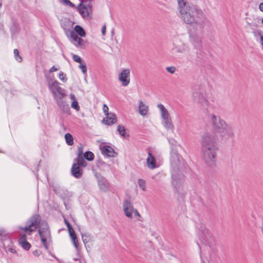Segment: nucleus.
Listing matches in <instances>:
<instances>
[{
    "instance_id": "f257e3e1",
    "label": "nucleus",
    "mask_w": 263,
    "mask_h": 263,
    "mask_svg": "<svg viewBox=\"0 0 263 263\" xmlns=\"http://www.w3.org/2000/svg\"><path fill=\"white\" fill-rule=\"evenodd\" d=\"M178 11L180 16L188 24L196 25L201 29L204 23V16L201 10L191 6L186 0H177Z\"/></svg>"
},
{
    "instance_id": "f03ea898",
    "label": "nucleus",
    "mask_w": 263,
    "mask_h": 263,
    "mask_svg": "<svg viewBox=\"0 0 263 263\" xmlns=\"http://www.w3.org/2000/svg\"><path fill=\"white\" fill-rule=\"evenodd\" d=\"M217 150L214 136L208 133L203 134L201 140V152L203 159L209 165L212 166L214 164Z\"/></svg>"
},
{
    "instance_id": "7ed1b4c3",
    "label": "nucleus",
    "mask_w": 263,
    "mask_h": 263,
    "mask_svg": "<svg viewBox=\"0 0 263 263\" xmlns=\"http://www.w3.org/2000/svg\"><path fill=\"white\" fill-rule=\"evenodd\" d=\"M210 121L212 124L214 130L223 139H228L234 136L232 128L219 117L214 114L210 116Z\"/></svg>"
},
{
    "instance_id": "20e7f679",
    "label": "nucleus",
    "mask_w": 263,
    "mask_h": 263,
    "mask_svg": "<svg viewBox=\"0 0 263 263\" xmlns=\"http://www.w3.org/2000/svg\"><path fill=\"white\" fill-rule=\"evenodd\" d=\"M77 34L81 37H84L86 35L84 29L79 25H76L74 27V30L69 31L68 37L71 43L76 47L83 48L85 46L86 42L82 38L79 37Z\"/></svg>"
},
{
    "instance_id": "39448f33",
    "label": "nucleus",
    "mask_w": 263,
    "mask_h": 263,
    "mask_svg": "<svg viewBox=\"0 0 263 263\" xmlns=\"http://www.w3.org/2000/svg\"><path fill=\"white\" fill-rule=\"evenodd\" d=\"M159 109L161 123L162 126L166 130L173 132L174 125L169 111L162 104L159 103L157 105Z\"/></svg>"
},
{
    "instance_id": "423d86ee",
    "label": "nucleus",
    "mask_w": 263,
    "mask_h": 263,
    "mask_svg": "<svg viewBox=\"0 0 263 263\" xmlns=\"http://www.w3.org/2000/svg\"><path fill=\"white\" fill-rule=\"evenodd\" d=\"M77 9L83 19L87 21L92 19V5L91 0H81Z\"/></svg>"
},
{
    "instance_id": "0eeeda50",
    "label": "nucleus",
    "mask_w": 263,
    "mask_h": 263,
    "mask_svg": "<svg viewBox=\"0 0 263 263\" xmlns=\"http://www.w3.org/2000/svg\"><path fill=\"white\" fill-rule=\"evenodd\" d=\"M42 221L41 216L39 215L35 214L27 220L25 227H20L19 228L28 235H31L32 232L35 231L39 228Z\"/></svg>"
},
{
    "instance_id": "6e6552de",
    "label": "nucleus",
    "mask_w": 263,
    "mask_h": 263,
    "mask_svg": "<svg viewBox=\"0 0 263 263\" xmlns=\"http://www.w3.org/2000/svg\"><path fill=\"white\" fill-rule=\"evenodd\" d=\"M263 24V18H257L254 20L252 25L248 23L252 30L255 40L263 46V33L262 32V25Z\"/></svg>"
},
{
    "instance_id": "1a4fd4ad",
    "label": "nucleus",
    "mask_w": 263,
    "mask_h": 263,
    "mask_svg": "<svg viewBox=\"0 0 263 263\" xmlns=\"http://www.w3.org/2000/svg\"><path fill=\"white\" fill-rule=\"evenodd\" d=\"M169 142L172 145V149L171 152V164L174 166H177L183 164L184 160L176 151V147L178 146V142L173 139L170 140Z\"/></svg>"
},
{
    "instance_id": "9d476101",
    "label": "nucleus",
    "mask_w": 263,
    "mask_h": 263,
    "mask_svg": "<svg viewBox=\"0 0 263 263\" xmlns=\"http://www.w3.org/2000/svg\"><path fill=\"white\" fill-rule=\"evenodd\" d=\"M193 100L195 103L198 104L204 109H207L209 102L205 93L201 91H196L193 93Z\"/></svg>"
},
{
    "instance_id": "9b49d317",
    "label": "nucleus",
    "mask_w": 263,
    "mask_h": 263,
    "mask_svg": "<svg viewBox=\"0 0 263 263\" xmlns=\"http://www.w3.org/2000/svg\"><path fill=\"white\" fill-rule=\"evenodd\" d=\"M48 88L54 98L56 96H65V90L59 86V83L56 80H49L47 82Z\"/></svg>"
},
{
    "instance_id": "f8f14e48",
    "label": "nucleus",
    "mask_w": 263,
    "mask_h": 263,
    "mask_svg": "<svg viewBox=\"0 0 263 263\" xmlns=\"http://www.w3.org/2000/svg\"><path fill=\"white\" fill-rule=\"evenodd\" d=\"M118 80L122 86H128L130 82V69L129 68H121L118 75Z\"/></svg>"
},
{
    "instance_id": "ddd939ff",
    "label": "nucleus",
    "mask_w": 263,
    "mask_h": 263,
    "mask_svg": "<svg viewBox=\"0 0 263 263\" xmlns=\"http://www.w3.org/2000/svg\"><path fill=\"white\" fill-rule=\"evenodd\" d=\"M98 185L102 192H106L109 190V184L107 180L100 174L96 175Z\"/></svg>"
},
{
    "instance_id": "4468645a",
    "label": "nucleus",
    "mask_w": 263,
    "mask_h": 263,
    "mask_svg": "<svg viewBox=\"0 0 263 263\" xmlns=\"http://www.w3.org/2000/svg\"><path fill=\"white\" fill-rule=\"evenodd\" d=\"M62 96H58L54 97V99L56 101V103L58 107L61 109L64 112L67 114H70V108L68 105L67 104L65 101L63 99Z\"/></svg>"
},
{
    "instance_id": "2eb2a0df",
    "label": "nucleus",
    "mask_w": 263,
    "mask_h": 263,
    "mask_svg": "<svg viewBox=\"0 0 263 263\" xmlns=\"http://www.w3.org/2000/svg\"><path fill=\"white\" fill-rule=\"evenodd\" d=\"M100 151L103 155L108 157H115L116 153L110 146L104 144H101L99 146Z\"/></svg>"
},
{
    "instance_id": "dca6fc26",
    "label": "nucleus",
    "mask_w": 263,
    "mask_h": 263,
    "mask_svg": "<svg viewBox=\"0 0 263 263\" xmlns=\"http://www.w3.org/2000/svg\"><path fill=\"white\" fill-rule=\"evenodd\" d=\"M64 222L66 225L67 227L69 234L70 235V237L71 238L72 242L76 250H78V240L77 237V236L75 234L74 231L73 230V228H72L71 226L69 223V222L65 219L64 218Z\"/></svg>"
},
{
    "instance_id": "f3484780",
    "label": "nucleus",
    "mask_w": 263,
    "mask_h": 263,
    "mask_svg": "<svg viewBox=\"0 0 263 263\" xmlns=\"http://www.w3.org/2000/svg\"><path fill=\"white\" fill-rule=\"evenodd\" d=\"M123 210L126 217L130 219L133 218L134 208L131 202L125 200L123 203Z\"/></svg>"
},
{
    "instance_id": "a211bd4d",
    "label": "nucleus",
    "mask_w": 263,
    "mask_h": 263,
    "mask_svg": "<svg viewBox=\"0 0 263 263\" xmlns=\"http://www.w3.org/2000/svg\"><path fill=\"white\" fill-rule=\"evenodd\" d=\"M39 234L44 247L46 249H48V243L51 240L50 231H42L41 233H39Z\"/></svg>"
},
{
    "instance_id": "6ab92c4d",
    "label": "nucleus",
    "mask_w": 263,
    "mask_h": 263,
    "mask_svg": "<svg viewBox=\"0 0 263 263\" xmlns=\"http://www.w3.org/2000/svg\"><path fill=\"white\" fill-rule=\"evenodd\" d=\"M146 164L147 167L150 170H154L158 167L155 157L149 152L146 159Z\"/></svg>"
},
{
    "instance_id": "aec40b11",
    "label": "nucleus",
    "mask_w": 263,
    "mask_h": 263,
    "mask_svg": "<svg viewBox=\"0 0 263 263\" xmlns=\"http://www.w3.org/2000/svg\"><path fill=\"white\" fill-rule=\"evenodd\" d=\"M105 118L102 120V122L107 125H111L116 123L117 118L116 115L112 112H110L109 115L105 116Z\"/></svg>"
},
{
    "instance_id": "412c9836",
    "label": "nucleus",
    "mask_w": 263,
    "mask_h": 263,
    "mask_svg": "<svg viewBox=\"0 0 263 263\" xmlns=\"http://www.w3.org/2000/svg\"><path fill=\"white\" fill-rule=\"evenodd\" d=\"M27 234H21L18 239V244L25 250H29L31 248V245L27 240L26 235Z\"/></svg>"
},
{
    "instance_id": "4be33fe9",
    "label": "nucleus",
    "mask_w": 263,
    "mask_h": 263,
    "mask_svg": "<svg viewBox=\"0 0 263 263\" xmlns=\"http://www.w3.org/2000/svg\"><path fill=\"white\" fill-rule=\"evenodd\" d=\"M79 153L78 155V157L77 159L74 160V162L73 163L78 164L79 166L82 167H84L86 165V162L85 161L83 157L82 156V148H80L78 150Z\"/></svg>"
},
{
    "instance_id": "5701e85b",
    "label": "nucleus",
    "mask_w": 263,
    "mask_h": 263,
    "mask_svg": "<svg viewBox=\"0 0 263 263\" xmlns=\"http://www.w3.org/2000/svg\"><path fill=\"white\" fill-rule=\"evenodd\" d=\"M139 113L143 117L146 116L148 112V106L143 102L140 101L138 106Z\"/></svg>"
},
{
    "instance_id": "b1692460",
    "label": "nucleus",
    "mask_w": 263,
    "mask_h": 263,
    "mask_svg": "<svg viewBox=\"0 0 263 263\" xmlns=\"http://www.w3.org/2000/svg\"><path fill=\"white\" fill-rule=\"evenodd\" d=\"M82 167L78 165V164L73 163L71 173L73 176L76 178L80 177L82 174Z\"/></svg>"
},
{
    "instance_id": "393cba45",
    "label": "nucleus",
    "mask_w": 263,
    "mask_h": 263,
    "mask_svg": "<svg viewBox=\"0 0 263 263\" xmlns=\"http://www.w3.org/2000/svg\"><path fill=\"white\" fill-rule=\"evenodd\" d=\"M185 50V45L184 44H180V45H174V47L172 48V52L173 53H183Z\"/></svg>"
},
{
    "instance_id": "a878e982",
    "label": "nucleus",
    "mask_w": 263,
    "mask_h": 263,
    "mask_svg": "<svg viewBox=\"0 0 263 263\" xmlns=\"http://www.w3.org/2000/svg\"><path fill=\"white\" fill-rule=\"evenodd\" d=\"M50 231L49 226L47 223V222L45 220H42V222H41L38 233H41L42 231Z\"/></svg>"
},
{
    "instance_id": "bb28decb",
    "label": "nucleus",
    "mask_w": 263,
    "mask_h": 263,
    "mask_svg": "<svg viewBox=\"0 0 263 263\" xmlns=\"http://www.w3.org/2000/svg\"><path fill=\"white\" fill-rule=\"evenodd\" d=\"M117 131L119 134L124 138H126L128 136L126 132L125 128L122 125H119L118 126Z\"/></svg>"
},
{
    "instance_id": "cd10ccee",
    "label": "nucleus",
    "mask_w": 263,
    "mask_h": 263,
    "mask_svg": "<svg viewBox=\"0 0 263 263\" xmlns=\"http://www.w3.org/2000/svg\"><path fill=\"white\" fill-rule=\"evenodd\" d=\"M65 139L66 140V143L68 145H72L73 144V138L70 134H66L65 135Z\"/></svg>"
},
{
    "instance_id": "c85d7f7f",
    "label": "nucleus",
    "mask_w": 263,
    "mask_h": 263,
    "mask_svg": "<svg viewBox=\"0 0 263 263\" xmlns=\"http://www.w3.org/2000/svg\"><path fill=\"white\" fill-rule=\"evenodd\" d=\"M138 184L142 191H145L146 190V181L144 179H139Z\"/></svg>"
},
{
    "instance_id": "c756f323",
    "label": "nucleus",
    "mask_w": 263,
    "mask_h": 263,
    "mask_svg": "<svg viewBox=\"0 0 263 263\" xmlns=\"http://www.w3.org/2000/svg\"><path fill=\"white\" fill-rule=\"evenodd\" d=\"M84 158L88 161H91L94 159V155L92 152L88 151L84 153Z\"/></svg>"
},
{
    "instance_id": "7c9ffc66",
    "label": "nucleus",
    "mask_w": 263,
    "mask_h": 263,
    "mask_svg": "<svg viewBox=\"0 0 263 263\" xmlns=\"http://www.w3.org/2000/svg\"><path fill=\"white\" fill-rule=\"evenodd\" d=\"M59 78L63 83H66L67 81V78L66 74L62 71H60L59 73Z\"/></svg>"
},
{
    "instance_id": "2f4dec72",
    "label": "nucleus",
    "mask_w": 263,
    "mask_h": 263,
    "mask_svg": "<svg viewBox=\"0 0 263 263\" xmlns=\"http://www.w3.org/2000/svg\"><path fill=\"white\" fill-rule=\"evenodd\" d=\"M71 107L77 111H80V106L79 104L78 100L74 102H72L71 103Z\"/></svg>"
},
{
    "instance_id": "473e14b6",
    "label": "nucleus",
    "mask_w": 263,
    "mask_h": 263,
    "mask_svg": "<svg viewBox=\"0 0 263 263\" xmlns=\"http://www.w3.org/2000/svg\"><path fill=\"white\" fill-rule=\"evenodd\" d=\"M13 52L15 59L18 62H22V57L19 55L18 50L16 49H15Z\"/></svg>"
},
{
    "instance_id": "72a5a7b5",
    "label": "nucleus",
    "mask_w": 263,
    "mask_h": 263,
    "mask_svg": "<svg viewBox=\"0 0 263 263\" xmlns=\"http://www.w3.org/2000/svg\"><path fill=\"white\" fill-rule=\"evenodd\" d=\"M182 181L181 177H180L178 180V181L176 178V176L174 175H172V183L175 187L177 186L178 183H180Z\"/></svg>"
},
{
    "instance_id": "f704fd0d",
    "label": "nucleus",
    "mask_w": 263,
    "mask_h": 263,
    "mask_svg": "<svg viewBox=\"0 0 263 263\" xmlns=\"http://www.w3.org/2000/svg\"><path fill=\"white\" fill-rule=\"evenodd\" d=\"M80 65L79 66V68L81 69L82 73L84 74L86 73L87 72V67L85 64H83L82 62L81 63H80Z\"/></svg>"
},
{
    "instance_id": "c9c22d12",
    "label": "nucleus",
    "mask_w": 263,
    "mask_h": 263,
    "mask_svg": "<svg viewBox=\"0 0 263 263\" xmlns=\"http://www.w3.org/2000/svg\"><path fill=\"white\" fill-rule=\"evenodd\" d=\"M72 59L74 62L77 63H81L82 62L81 57L77 54H72Z\"/></svg>"
},
{
    "instance_id": "e433bc0d",
    "label": "nucleus",
    "mask_w": 263,
    "mask_h": 263,
    "mask_svg": "<svg viewBox=\"0 0 263 263\" xmlns=\"http://www.w3.org/2000/svg\"><path fill=\"white\" fill-rule=\"evenodd\" d=\"M61 3H63L66 5L69 6L71 7H74V5L68 0L60 1Z\"/></svg>"
},
{
    "instance_id": "4c0bfd02",
    "label": "nucleus",
    "mask_w": 263,
    "mask_h": 263,
    "mask_svg": "<svg viewBox=\"0 0 263 263\" xmlns=\"http://www.w3.org/2000/svg\"><path fill=\"white\" fill-rule=\"evenodd\" d=\"M166 71L170 73H174L176 71V68L174 66H170L166 68Z\"/></svg>"
},
{
    "instance_id": "58836bf2",
    "label": "nucleus",
    "mask_w": 263,
    "mask_h": 263,
    "mask_svg": "<svg viewBox=\"0 0 263 263\" xmlns=\"http://www.w3.org/2000/svg\"><path fill=\"white\" fill-rule=\"evenodd\" d=\"M102 109H103V112L105 116H107L109 114L110 112H108L109 108L106 104L103 105Z\"/></svg>"
},
{
    "instance_id": "ea45409f",
    "label": "nucleus",
    "mask_w": 263,
    "mask_h": 263,
    "mask_svg": "<svg viewBox=\"0 0 263 263\" xmlns=\"http://www.w3.org/2000/svg\"><path fill=\"white\" fill-rule=\"evenodd\" d=\"M135 217L136 219L139 220L141 217V215L137 211V210L134 209V211L133 212V217Z\"/></svg>"
},
{
    "instance_id": "a19ab883",
    "label": "nucleus",
    "mask_w": 263,
    "mask_h": 263,
    "mask_svg": "<svg viewBox=\"0 0 263 263\" xmlns=\"http://www.w3.org/2000/svg\"><path fill=\"white\" fill-rule=\"evenodd\" d=\"M8 234V233L6 230L4 229H0V236L2 237H6Z\"/></svg>"
},
{
    "instance_id": "79ce46f5",
    "label": "nucleus",
    "mask_w": 263,
    "mask_h": 263,
    "mask_svg": "<svg viewBox=\"0 0 263 263\" xmlns=\"http://www.w3.org/2000/svg\"><path fill=\"white\" fill-rule=\"evenodd\" d=\"M7 252H9V253H11L12 254H16L17 253V251L15 250V249L14 248H13V247H9L7 250Z\"/></svg>"
},
{
    "instance_id": "37998d69",
    "label": "nucleus",
    "mask_w": 263,
    "mask_h": 263,
    "mask_svg": "<svg viewBox=\"0 0 263 263\" xmlns=\"http://www.w3.org/2000/svg\"><path fill=\"white\" fill-rule=\"evenodd\" d=\"M69 98L71 100V102L77 100L75 95L73 93H70L69 95Z\"/></svg>"
},
{
    "instance_id": "c03bdc74",
    "label": "nucleus",
    "mask_w": 263,
    "mask_h": 263,
    "mask_svg": "<svg viewBox=\"0 0 263 263\" xmlns=\"http://www.w3.org/2000/svg\"><path fill=\"white\" fill-rule=\"evenodd\" d=\"M106 26L104 25L102 29H101V32H102V34L103 35H105V33H106Z\"/></svg>"
},
{
    "instance_id": "a18cd8bd",
    "label": "nucleus",
    "mask_w": 263,
    "mask_h": 263,
    "mask_svg": "<svg viewBox=\"0 0 263 263\" xmlns=\"http://www.w3.org/2000/svg\"><path fill=\"white\" fill-rule=\"evenodd\" d=\"M59 69L58 68H57V67L53 66H52L50 69H49V72H53L54 71H57Z\"/></svg>"
},
{
    "instance_id": "49530a36",
    "label": "nucleus",
    "mask_w": 263,
    "mask_h": 263,
    "mask_svg": "<svg viewBox=\"0 0 263 263\" xmlns=\"http://www.w3.org/2000/svg\"><path fill=\"white\" fill-rule=\"evenodd\" d=\"M70 263H83V261L81 259H74L73 262Z\"/></svg>"
},
{
    "instance_id": "de8ad7c7",
    "label": "nucleus",
    "mask_w": 263,
    "mask_h": 263,
    "mask_svg": "<svg viewBox=\"0 0 263 263\" xmlns=\"http://www.w3.org/2000/svg\"><path fill=\"white\" fill-rule=\"evenodd\" d=\"M259 8L261 11L263 12V3L260 4Z\"/></svg>"
},
{
    "instance_id": "09e8293b",
    "label": "nucleus",
    "mask_w": 263,
    "mask_h": 263,
    "mask_svg": "<svg viewBox=\"0 0 263 263\" xmlns=\"http://www.w3.org/2000/svg\"><path fill=\"white\" fill-rule=\"evenodd\" d=\"M33 255H39V251H37V250H36V251H34V252H33Z\"/></svg>"
},
{
    "instance_id": "8fccbe9b",
    "label": "nucleus",
    "mask_w": 263,
    "mask_h": 263,
    "mask_svg": "<svg viewBox=\"0 0 263 263\" xmlns=\"http://www.w3.org/2000/svg\"><path fill=\"white\" fill-rule=\"evenodd\" d=\"M200 258H201V263H206L205 260L203 259L202 257L200 255Z\"/></svg>"
},
{
    "instance_id": "3c124183",
    "label": "nucleus",
    "mask_w": 263,
    "mask_h": 263,
    "mask_svg": "<svg viewBox=\"0 0 263 263\" xmlns=\"http://www.w3.org/2000/svg\"><path fill=\"white\" fill-rule=\"evenodd\" d=\"M2 7V4L0 3V9Z\"/></svg>"
}]
</instances>
